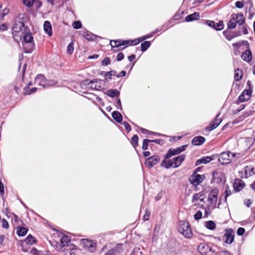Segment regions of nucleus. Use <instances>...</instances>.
<instances>
[{
  "label": "nucleus",
  "mask_w": 255,
  "mask_h": 255,
  "mask_svg": "<svg viewBox=\"0 0 255 255\" xmlns=\"http://www.w3.org/2000/svg\"><path fill=\"white\" fill-rule=\"evenodd\" d=\"M205 226L207 229L211 230H213L216 228V224L212 221H209L206 222Z\"/></svg>",
  "instance_id": "34"
},
{
  "label": "nucleus",
  "mask_w": 255,
  "mask_h": 255,
  "mask_svg": "<svg viewBox=\"0 0 255 255\" xmlns=\"http://www.w3.org/2000/svg\"><path fill=\"white\" fill-rule=\"evenodd\" d=\"M7 29V25L5 23L1 24L0 25V30L4 31Z\"/></svg>",
  "instance_id": "58"
},
{
  "label": "nucleus",
  "mask_w": 255,
  "mask_h": 255,
  "mask_svg": "<svg viewBox=\"0 0 255 255\" xmlns=\"http://www.w3.org/2000/svg\"><path fill=\"white\" fill-rule=\"evenodd\" d=\"M140 38L134 40H128V45H134L140 42Z\"/></svg>",
  "instance_id": "46"
},
{
  "label": "nucleus",
  "mask_w": 255,
  "mask_h": 255,
  "mask_svg": "<svg viewBox=\"0 0 255 255\" xmlns=\"http://www.w3.org/2000/svg\"><path fill=\"white\" fill-rule=\"evenodd\" d=\"M218 255H231L229 252L227 251H223L219 253Z\"/></svg>",
  "instance_id": "62"
},
{
  "label": "nucleus",
  "mask_w": 255,
  "mask_h": 255,
  "mask_svg": "<svg viewBox=\"0 0 255 255\" xmlns=\"http://www.w3.org/2000/svg\"><path fill=\"white\" fill-rule=\"evenodd\" d=\"M185 155L181 154L178 156L175 157L171 159L164 160L161 163V166L164 167L166 169L170 167L177 168L179 167L182 162L184 160Z\"/></svg>",
  "instance_id": "3"
},
{
  "label": "nucleus",
  "mask_w": 255,
  "mask_h": 255,
  "mask_svg": "<svg viewBox=\"0 0 255 255\" xmlns=\"http://www.w3.org/2000/svg\"><path fill=\"white\" fill-rule=\"evenodd\" d=\"M24 90L25 91V94L29 95L31 93H35L37 91V88L34 87V88H32V89H31L30 90H29V89H28V87H25Z\"/></svg>",
  "instance_id": "40"
},
{
  "label": "nucleus",
  "mask_w": 255,
  "mask_h": 255,
  "mask_svg": "<svg viewBox=\"0 0 255 255\" xmlns=\"http://www.w3.org/2000/svg\"><path fill=\"white\" fill-rule=\"evenodd\" d=\"M218 193L219 191L217 188L212 189L210 192L208 198V201L209 202L208 204L209 210L210 209H213L216 208L218 200Z\"/></svg>",
  "instance_id": "5"
},
{
  "label": "nucleus",
  "mask_w": 255,
  "mask_h": 255,
  "mask_svg": "<svg viewBox=\"0 0 255 255\" xmlns=\"http://www.w3.org/2000/svg\"><path fill=\"white\" fill-rule=\"evenodd\" d=\"M82 243L85 248L87 249L91 252H94L96 249V244L91 240L83 239Z\"/></svg>",
  "instance_id": "12"
},
{
  "label": "nucleus",
  "mask_w": 255,
  "mask_h": 255,
  "mask_svg": "<svg viewBox=\"0 0 255 255\" xmlns=\"http://www.w3.org/2000/svg\"><path fill=\"white\" fill-rule=\"evenodd\" d=\"M245 232V230L243 228H239L237 230V234L239 236L243 235Z\"/></svg>",
  "instance_id": "55"
},
{
  "label": "nucleus",
  "mask_w": 255,
  "mask_h": 255,
  "mask_svg": "<svg viewBox=\"0 0 255 255\" xmlns=\"http://www.w3.org/2000/svg\"><path fill=\"white\" fill-rule=\"evenodd\" d=\"M70 255H75V250H76V247L74 245L70 246Z\"/></svg>",
  "instance_id": "53"
},
{
  "label": "nucleus",
  "mask_w": 255,
  "mask_h": 255,
  "mask_svg": "<svg viewBox=\"0 0 255 255\" xmlns=\"http://www.w3.org/2000/svg\"><path fill=\"white\" fill-rule=\"evenodd\" d=\"M72 26L75 29H79L82 27V23L80 21H76L73 23Z\"/></svg>",
  "instance_id": "45"
},
{
  "label": "nucleus",
  "mask_w": 255,
  "mask_h": 255,
  "mask_svg": "<svg viewBox=\"0 0 255 255\" xmlns=\"http://www.w3.org/2000/svg\"><path fill=\"white\" fill-rule=\"evenodd\" d=\"M124 54L122 53H119L117 55V59L118 61H121L124 58Z\"/></svg>",
  "instance_id": "57"
},
{
  "label": "nucleus",
  "mask_w": 255,
  "mask_h": 255,
  "mask_svg": "<svg viewBox=\"0 0 255 255\" xmlns=\"http://www.w3.org/2000/svg\"><path fill=\"white\" fill-rule=\"evenodd\" d=\"M0 193L2 194L4 193V186L1 181H0Z\"/></svg>",
  "instance_id": "64"
},
{
  "label": "nucleus",
  "mask_w": 255,
  "mask_h": 255,
  "mask_svg": "<svg viewBox=\"0 0 255 255\" xmlns=\"http://www.w3.org/2000/svg\"><path fill=\"white\" fill-rule=\"evenodd\" d=\"M245 183L241 179L235 180L234 183V189L236 191H240L244 188Z\"/></svg>",
  "instance_id": "21"
},
{
  "label": "nucleus",
  "mask_w": 255,
  "mask_h": 255,
  "mask_svg": "<svg viewBox=\"0 0 255 255\" xmlns=\"http://www.w3.org/2000/svg\"><path fill=\"white\" fill-rule=\"evenodd\" d=\"M25 18L23 13L19 14L15 18L12 27V34L13 38L16 40V38H21L22 33L25 32L28 28L25 25Z\"/></svg>",
  "instance_id": "1"
},
{
  "label": "nucleus",
  "mask_w": 255,
  "mask_h": 255,
  "mask_svg": "<svg viewBox=\"0 0 255 255\" xmlns=\"http://www.w3.org/2000/svg\"><path fill=\"white\" fill-rule=\"evenodd\" d=\"M252 94L251 90H245L239 97V100L241 102H244L250 99Z\"/></svg>",
  "instance_id": "17"
},
{
  "label": "nucleus",
  "mask_w": 255,
  "mask_h": 255,
  "mask_svg": "<svg viewBox=\"0 0 255 255\" xmlns=\"http://www.w3.org/2000/svg\"><path fill=\"white\" fill-rule=\"evenodd\" d=\"M235 5L237 7H238L239 8H242L244 6L245 3L242 1H237L235 3Z\"/></svg>",
  "instance_id": "51"
},
{
  "label": "nucleus",
  "mask_w": 255,
  "mask_h": 255,
  "mask_svg": "<svg viewBox=\"0 0 255 255\" xmlns=\"http://www.w3.org/2000/svg\"><path fill=\"white\" fill-rule=\"evenodd\" d=\"M219 114H218L215 120L210 123L209 126L206 128V129L208 131H211L216 128L221 123L222 119L219 118Z\"/></svg>",
  "instance_id": "13"
},
{
  "label": "nucleus",
  "mask_w": 255,
  "mask_h": 255,
  "mask_svg": "<svg viewBox=\"0 0 255 255\" xmlns=\"http://www.w3.org/2000/svg\"><path fill=\"white\" fill-rule=\"evenodd\" d=\"M126 74V72L125 71H122L120 73L117 75V77L120 78L125 76Z\"/></svg>",
  "instance_id": "61"
},
{
  "label": "nucleus",
  "mask_w": 255,
  "mask_h": 255,
  "mask_svg": "<svg viewBox=\"0 0 255 255\" xmlns=\"http://www.w3.org/2000/svg\"><path fill=\"white\" fill-rule=\"evenodd\" d=\"M150 43L149 41H144L141 44V50L142 51H145L147 50V49L150 46Z\"/></svg>",
  "instance_id": "36"
},
{
  "label": "nucleus",
  "mask_w": 255,
  "mask_h": 255,
  "mask_svg": "<svg viewBox=\"0 0 255 255\" xmlns=\"http://www.w3.org/2000/svg\"><path fill=\"white\" fill-rule=\"evenodd\" d=\"M122 244H118L114 248L109 250L105 255H117L123 250Z\"/></svg>",
  "instance_id": "19"
},
{
  "label": "nucleus",
  "mask_w": 255,
  "mask_h": 255,
  "mask_svg": "<svg viewBox=\"0 0 255 255\" xmlns=\"http://www.w3.org/2000/svg\"><path fill=\"white\" fill-rule=\"evenodd\" d=\"M244 172L246 178L255 174L254 167L250 166H246L244 168Z\"/></svg>",
  "instance_id": "25"
},
{
  "label": "nucleus",
  "mask_w": 255,
  "mask_h": 255,
  "mask_svg": "<svg viewBox=\"0 0 255 255\" xmlns=\"http://www.w3.org/2000/svg\"><path fill=\"white\" fill-rule=\"evenodd\" d=\"M138 138L137 135H134L131 139V144L135 147L138 144Z\"/></svg>",
  "instance_id": "37"
},
{
  "label": "nucleus",
  "mask_w": 255,
  "mask_h": 255,
  "mask_svg": "<svg viewBox=\"0 0 255 255\" xmlns=\"http://www.w3.org/2000/svg\"><path fill=\"white\" fill-rule=\"evenodd\" d=\"M205 179L204 175H200L196 173H194L189 178V181L194 186H197L202 182Z\"/></svg>",
  "instance_id": "9"
},
{
  "label": "nucleus",
  "mask_w": 255,
  "mask_h": 255,
  "mask_svg": "<svg viewBox=\"0 0 255 255\" xmlns=\"http://www.w3.org/2000/svg\"><path fill=\"white\" fill-rule=\"evenodd\" d=\"M87 84V85H91V88L93 90H97L98 88H97V86L94 84L95 81L93 80L92 81H89L88 80H86Z\"/></svg>",
  "instance_id": "42"
},
{
  "label": "nucleus",
  "mask_w": 255,
  "mask_h": 255,
  "mask_svg": "<svg viewBox=\"0 0 255 255\" xmlns=\"http://www.w3.org/2000/svg\"><path fill=\"white\" fill-rule=\"evenodd\" d=\"M1 223H2V227L3 228H4V229H8V228L9 225H8V222H7V221L5 219H3L1 220Z\"/></svg>",
  "instance_id": "54"
},
{
  "label": "nucleus",
  "mask_w": 255,
  "mask_h": 255,
  "mask_svg": "<svg viewBox=\"0 0 255 255\" xmlns=\"http://www.w3.org/2000/svg\"><path fill=\"white\" fill-rule=\"evenodd\" d=\"M74 50L73 43L71 42L70 43L67 47V52L68 54H71Z\"/></svg>",
  "instance_id": "41"
},
{
  "label": "nucleus",
  "mask_w": 255,
  "mask_h": 255,
  "mask_svg": "<svg viewBox=\"0 0 255 255\" xmlns=\"http://www.w3.org/2000/svg\"><path fill=\"white\" fill-rule=\"evenodd\" d=\"M201 197L202 195H200L199 194H195L192 197V202H195L199 201V200L200 199V197Z\"/></svg>",
  "instance_id": "52"
},
{
  "label": "nucleus",
  "mask_w": 255,
  "mask_h": 255,
  "mask_svg": "<svg viewBox=\"0 0 255 255\" xmlns=\"http://www.w3.org/2000/svg\"><path fill=\"white\" fill-rule=\"evenodd\" d=\"M43 28L45 32L49 35L52 34V27L50 22L48 21H45L43 25Z\"/></svg>",
  "instance_id": "24"
},
{
  "label": "nucleus",
  "mask_w": 255,
  "mask_h": 255,
  "mask_svg": "<svg viewBox=\"0 0 255 255\" xmlns=\"http://www.w3.org/2000/svg\"><path fill=\"white\" fill-rule=\"evenodd\" d=\"M179 231L186 238H190L192 236V231L189 224L185 221H180L179 223Z\"/></svg>",
  "instance_id": "6"
},
{
  "label": "nucleus",
  "mask_w": 255,
  "mask_h": 255,
  "mask_svg": "<svg viewBox=\"0 0 255 255\" xmlns=\"http://www.w3.org/2000/svg\"><path fill=\"white\" fill-rule=\"evenodd\" d=\"M212 160L210 156H205L198 159L196 162V165H199L201 164H206L210 162Z\"/></svg>",
  "instance_id": "26"
},
{
  "label": "nucleus",
  "mask_w": 255,
  "mask_h": 255,
  "mask_svg": "<svg viewBox=\"0 0 255 255\" xmlns=\"http://www.w3.org/2000/svg\"><path fill=\"white\" fill-rule=\"evenodd\" d=\"M199 14L198 12H194L191 14L187 15L186 18L185 20L186 21H191L194 20H197L199 18Z\"/></svg>",
  "instance_id": "29"
},
{
  "label": "nucleus",
  "mask_w": 255,
  "mask_h": 255,
  "mask_svg": "<svg viewBox=\"0 0 255 255\" xmlns=\"http://www.w3.org/2000/svg\"><path fill=\"white\" fill-rule=\"evenodd\" d=\"M106 94L111 98L117 97L120 96V92L117 89H110L108 90Z\"/></svg>",
  "instance_id": "27"
},
{
  "label": "nucleus",
  "mask_w": 255,
  "mask_h": 255,
  "mask_svg": "<svg viewBox=\"0 0 255 255\" xmlns=\"http://www.w3.org/2000/svg\"><path fill=\"white\" fill-rule=\"evenodd\" d=\"M116 104H117V107L118 109H121L122 104H121V100L120 99H118L117 100Z\"/></svg>",
  "instance_id": "60"
},
{
  "label": "nucleus",
  "mask_w": 255,
  "mask_h": 255,
  "mask_svg": "<svg viewBox=\"0 0 255 255\" xmlns=\"http://www.w3.org/2000/svg\"><path fill=\"white\" fill-rule=\"evenodd\" d=\"M128 44V40H111L110 45L112 48H118V50L121 49L122 46Z\"/></svg>",
  "instance_id": "15"
},
{
  "label": "nucleus",
  "mask_w": 255,
  "mask_h": 255,
  "mask_svg": "<svg viewBox=\"0 0 255 255\" xmlns=\"http://www.w3.org/2000/svg\"><path fill=\"white\" fill-rule=\"evenodd\" d=\"M198 250L202 255H217L215 251L205 243L200 244L198 247Z\"/></svg>",
  "instance_id": "7"
},
{
  "label": "nucleus",
  "mask_w": 255,
  "mask_h": 255,
  "mask_svg": "<svg viewBox=\"0 0 255 255\" xmlns=\"http://www.w3.org/2000/svg\"><path fill=\"white\" fill-rule=\"evenodd\" d=\"M104 77H105V78L106 79H111V75L110 74V72H105V73L104 74Z\"/></svg>",
  "instance_id": "63"
},
{
  "label": "nucleus",
  "mask_w": 255,
  "mask_h": 255,
  "mask_svg": "<svg viewBox=\"0 0 255 255\" xmlns=\"http://www.w3.org/2000/svg\"><path fill=\"white\" fill-rule=\"evenodd\" d=\"M23 41V47L25 53H31L33 48V38L30 30L28 28L22 33Z\"/></svg>",
  "instance_id": "2"
},
{
  "label": "nucleus",
  "mask_w": 255,
  "mask_h": 255,
  "mask_svg": "<svg viewBox=\"0 0 255 255\" xmlns=\"http://www.w3.org/2000/svg\"><path fill=\"white\" fill-rule=\"evenodd\" d=\"M225 242L226 244H231L234 240V233L231 229H226L224 234Z\"/></svg>",
  "instance_id": "11"
},
{
  "label": "nucleus",
  "mask_w": 255,
  "mask_h": 255,
  "mask_svg": "<svg viewBox=\"0 0 255 255\" xmlns=\"http://www.w3.org/2000/svg\"><path fill=\"white\" fill-rule=\"evenodd\" d=\"M49 243L50 245L54 247L55 249L57 250H61V248L60 247V245H59L58 242L57 241H49Z\"/></svg>",
  "instance_id": "39"
},
{
  "label": "nucleus",
  "mask_w": 255,
  "mask_h": 255,
  "mask_svg": "<svg viewBox=\"0 0 255 255\" xmlns=\"http://www.w3.org/2000/svg\"><path fill=\"white\" fill-rule=\"evenodd\" d=\"M27 231L28 230L26 228H18L17 230V234L19 236H24L27 234Z\"/></svg>",
  "instance_id": "32"
},
{
  "label": "nucleus",
  "mask_w": 255,
  "mask_h": 255,
  "mask_svg": "<svg viewBox=\"0 0 255 255\" xmlns=\"http://www.w3.org/2000/svg\"><path fill=\"white\" fill-rule=\"evenodd\" d=\"M235 79L236 81H240L242 78V71L239 69L235 70Z\"/></svg>",
  "instance_id": "33"
},
{
  "label": "nucleus",
  "mask_w": 255,
  "mask_h": 255,
  "mask_svg": "<svg viewBox=\"0 0 255 255\" xmlns=\"http://www.w3.org/2000/svg\"><path fill=\"white\" fill-rule=\"evenodd\" d=\"M113 118L117 123H120L122 121V116L121 113L118 111H114L112 114Z\"/></svg>",
  "instance_id": "28"
},
{
  "label": "nucleus",
  "mask_w": 255,
  "mask_h": 255,
  "mask_svg": "<svg viewBox=\"0 0 255 255\" xmlns=\"http://www.w3.org/2000/svg\"><path fill=\"white\" fill-rule=\"evenodd\" d=\"M163 195V193L162 191H161L159 192L157 195L155 197V200L156 201L159 200L162 197Z\"/></svg>",
  "instance_id": "56"
},
{
  "label": "nucleus",
  "mask_w": 255,
  "mask_h": 255,
  "mask_svg": "<svg viewBox=\"0 0 255 255\" xmlns=\"http://www.w3.org/2000/svg\"><path fill=\"white\" fill-rule=\"evenodd\" d=\"M205 141V138L201 136L194 137L192 141V143L195 145H200Z\"/></svg>",
  "instance_id": "22"
},
{
  "label": "nucleus",
  "mask_w": 255,
  "mask_h": 255,
  "mask_svg": "<svg viewBox=\"0 0 255 255\" xmlns=\"http://www.w3.org/2000/svg\"><path fill=\"white\" fill-rule=\"evenodd\" d=\"M148 142H150V139H145L143 141L142 148L145 150L147 149Z\"/></svg>",
  "instance_id": "44"
},
{
  "label": "nucleus",
  "mask_w": 255,
  "mask_h": 255,
  "mask_svg": "<svg viewBox=\"0 0 255 255\" xmlns=\"http://www.w3.org/2000/svg\"><path fill=\"white\" fill-rule=\"evenodd\" d=\"M150 216V213L149 212H146V213L143 217V219L144 221H147L149 219Z\"/></svg>",
  "instance_id": "59"
},
{
  "label": "nucleus",
  "mask_w": 255,
  "mask_h": 255,
  "mask_svg": "<svg viewBox=\"0 0 255 255\" xmlns=\"http://www.w3.org/2000/svg\"><path fill=\"white\" fill-rule=\"evenodd\" d=\"M202 213L200 211H198L196 212V213L194 215V218L196 220H198L202 218Z\"/></svg>",
  "instance_id": "50"
},
{
  "label": "nucleus",
  "mask_w": 255,
  "mask_h": 255,
  "mask_svg": "<svg viewBox=\"0 0 255 255\" xmlns=\"http://www.w3.org/2000/svg\"><path fill=\"white\" fill-rule=\"evenodd\" d=\"M186 147H187V145H182L181 146L177 147L175 149H169L167 153L165 155V158H170L173 155L180 153L182 151L185 150Z\"/></svg>",
  "instance_id": "10"
},
{
  "label": "nucleus",
  "mask_w": 255,
  "mask_h": 255,
  "mask_svg": "<svg viewBox=\"0 0 255 255\" xmlns=\"http://www.w3.org/2000/svg\"><path fill=\"white\" fill-rule=\"evenodd\" d=\"M159 161V157L157 155L151 156L146 159L145 164L148 168L157 164Z\"/></svg>",
  "instance_id": "14"
},
{
  "label": "nucleus",
  "mask_w": 255,
  "mask_h": 255,
  "mask_svg": "<svg viewBox=\"0 0 255 255\" xmlns=\"http://www.w3.org/2000/svg\"><path fill=\"white\" fill-rule=\"evenodd\" d=\"M225 201H226L227 197L228 196H231V194H232V191L230 189V188H229V187L228 186L226 187V189H225Z\"/></svg>",
  "instance_id": "43"
},
{
  "label": "nucleus",
  "mask_w": 255,
  "mask_h": 255,
  "mask_svg": "<svg viewBox=\"0 0 255 255\" xmlns=\"http://www.w3.org/2000/svg\"><path fill=\"white\" fill-rule=\"evenodd\" d=\"M236 153L227 151L222 152L219 156V161L222 164H228L230 162L232 158L235 157Z\"/></svg>",
  "instance_id": "8"
},
{
  "label": "nucleus",
  "mask_w": 255,
  "mask_h": 255,
  "mask_svg": "<svg viewBox=\"0 0 255 255\" xmlns=\"http://www.w3.org/2000/svg\"><path fill=\"white\" fill-rule=\"evenodd\" d=\"M111 63V60L110 58H106L102 61V65L103 66H107Z\"/></svg>",
  "instance_id": "49"
},
{
  "label": "nucleus",
  "mask_w": 255,
  "mask_h": 255,
  "mask_svg": "<svg viewBox=\"0 0 255 255\" xmlns=\"http://www.w3.org/2000/svg\"><path fill=\"white\" fill-rule=\"evenodd\" d=\"M241 57L244 60L247 62L250 61L252 57L251 51L249 49L246 50L243 52Z\"/></svg>",
  "instance_id": "23"
},
{
  "label": "nucleus",
  "mask_w": 255,
  "mask_h": 255,
  "mask_svg": "<svg viewBox=\"0 0 255 255\" xmlns=\"http://www.w3.org/2000/svg\"><path fill=\"white\" fill-rule=\"evenodd\" d=\"M80 34L88 40H94L96 35L86 29H82L80 31Z\"/></svg>",
  "instance_id": "20"
},
{
  "label": "nucleus",
  "mask_w": 255,
  "mask_h": 255,
  "mask_svg": "<svg viewBox=\"0 0 255 255\" xmlns=\"http://www.w3.org/2000/svg\"><path fill=\"white\" fill-rule=\"evenodd\" d=\"M243 45H247L248 48L249 47V43L247 41H242L240 42L234 43L232 44L233 46L236 48L240 47Z\"/></svg>",
  "instance_id": "35"
},
{
  "label": "nucleus",
  "mask_w": 255,
  "mask_h": 255,
  "mask_svg": "<svg viewBox=\"0 0 255 255\" xmlns=\"http://www.w3.org/2000/svg\"><path fill=\"white\" fill-rule=\"evenodd\" d=\"M36 242L35 239L31 235H29L24 240V242L26 244L32 245Z\"/></svg>",
  "instance_id": "31"
},
{
  "label": "nucleus",
  "mask_w": 255,
  "mask_h": 255,
  "mask_svg": "<svg viewBox=\"0 0 255 255\" xmlns=\"http://www.w3.org/2000/svg\"><path fill=\"white\" fill-rule=\"evenodd\" d=\"M245 22V18L242 13L238 14H233L232 15V18L228 22V27L230 29L234 28L238 24L242 25Z\"/></svg>",
  "instance_id": "4"
},
{
  "label": "nucleus",
  "mask_w": 255,
  "mask_h": 255,
  "mask_svg": "<svg viewBox=\"0 0 255 255\" xmlns=\"http://www.w3.org/2000/svg\"><path fill=\"white\" fill-rule=\"evenodd\" d=\"M224 34L225 37L228 40H231L233 38H234V37H235L236 36V35H233V34H232L231 33H228V32H224Z\"/></svg>",
  "instance_id": "47"
},
{
  "label": "nucleus",
  "mask_w": 255,
  "mask_h": 255,
  "mask_svg": "<svg viewBox=\"0 0 255 255\" xmlns=\"http://www.w3.org/2000/svg\"><path fill=\"white\" fill-rule=\"evenodd\" d=\"M70 242V240L68 238V236H64L60 240V247L62 249L68 245V243Z\"/></svg>",
  "instance_id": "30"
},
{
  "label": "nucleus",
  "mask_w": 255,
  "mask_h": 255,
  "mask_svg": "<svg viewBox=\"0 0 255 255\" xmlns=\"http://www.w3.org/2000/svg\"><path fill=\"white\" fill-rule=\"evenodd\" d=\"M46 80L45 76L42 74H38L35 79V83L44 88L46 87Z\"/></svg>",
  "instance_id": "18"
},
{
  "label": "nucleus",
  "mask_w": 255,
  "mask_h": 255,
  "mask_svg": "<svg viewBox=\"0 0 255 255\" xmlns=\"http://www.w3.org/2000/svg\"><path fill=\"white\" fill-rule=\"evenodd\" d=\"M57 83V81H55L54 80H49V81H46V87H50V86H54L56 85Z\"/></svg>",
  "instance_id": "48"
},
{
  "label": "nucleus",
  "mask_w": 255,
  "mask_h": 255,
  "mask_svg": "<svg viewBox=\"0 0 255 255\" xmlns=\"http://www.w3.org/2000/svg\"><path fill=\"white\" fill-rule=\"evenodd\" d=\"M206 22L210 27H213L214 29L217 30H222L224 28V24L222 21L216 23L214 21L207 20Z\"/></svg>",
  "instance_id": "16"
},
{
  "label": "nucleus",
  "mask_w": 255,
  "mask_h": 255,
  "mask_svg": "<svg viewBox=\"0 0 255 255\" xmlns=\"http://www.w3.org/2000/svg\"><path fill=\"white\" fill-rule=\"evenodd\" d=\"M35 0H23V3L27 7H31L33 6Z\"/></svg>",
  "instance_id": "38"
}]
</instances>
